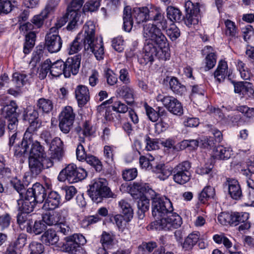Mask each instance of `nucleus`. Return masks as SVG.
Masks as SVG:
<instances>
[{
  "label": "nucleus",
  "mask_w": 254,
  "mask_h": 254,
  "mask_svg": "<svg viewBox=\"0 0 254 254\" xmlns=\"http://www.w3.org/2000/svg\"><path fill=\"white\" fill-rule=\"evenodd\" d=\"M84 34L79 33L70 44L68 54L72 55L82 48L87 53H93L97 60L103 59L104 48L102 38L95 36V25L92 21H88L83 27Z\"/></svg>",
  "instance_id": "1"
},
{
  "label": "nucleus",
  "mask_w": 254,
  "mask_h": 254,
  "mask_svg": "<svg viewBox=\"0 0 254 254\" xmlns=\"http://www.w3.org/2000/svg\"><path fill=\"white\" fill-rule=\"evenodd\" d=\"M156 13L153 16L155 24L146 23L143 25V36L145 40H151L158 45L160 48L165 47L167 44V38L158 27H161L163 30L167 27V21L164 15L157 9Z\"/></svg>",
  "instance_id": "2"
},
{
  "label": "nucleus",
  "mask_w": 254,
  "mask_h": 254,
  "mask_svg": "<svg viewBox=\"0 0 254 254\" xmlns=\"http://www.w3.org/2000/svg\"><path fill=\"white\" fill-rule=\"evenodd\" d=\"M88 194L92 200L98 203L101 202L104 198L110 197L112 193L108 187V182L105 179L99 178L94 181L89 186Z\"/></svg>",
  "instance_id": "3"
},
{
  "label": "nucleus",
  "mask_w": 254,
  "mask_h": 254,
  "mask_svg": "<svg viewBox=\"0 0 254 254\" xmlns=\"http://www.w3.org/2000/svg\"><path fill=\"white\" fill-rule=\"evenodd\" d=\"M87 175V172L82 168H77L72 163L68 164L60 173L58 179L60 182L67 181L72 184L84 179Z\"/></svg>",
  "instance_id": "4"
},
{
  "label": "nucleus",
  "mask_w": 254,
  "mask_h": 254,
  "mask_svg": "<svg viewBox=\"0 0 254 254\" xmlns=\"http://www.w3.org/2000/svg\"><path fill=\"white\" fill-rule=\"evenodd\" d=\"M173 210L171 201L165 196L157 197L152 201V215L157 219L168 216Z\"/></svg>",
  "instance_id": "5"
},
{
  "label": "nucleus",
  "mask_w": 254,
  "mask_h": 254,
  "mask_svg": "<svg viewBox=\"0 0 254 254\" xmlns=\"http://www.w3.org/2000/svg\"><path fill=\"white\" fill-rule=\"evenodd\" d=\"M191 163L188 161H183L173 169V180L176 183L184 185L188 182L191 177Z\"/></svg>",
  "instance_id": "6"
},
{
  "label": "nucleus",
  "mask_w": 254,
  "mask_h": 254,
  "mask_svg": "<svg viewBox=\"0 0 254 254\" xmlns=\"http://www.w3.org/2000/svg\"><path fill=\"white\" fill-rule=\"evenodd\" d=\"M156 100L157 102H161L170 113L176 115L183 114V108L181 103L174 97L159 94L156 96Z\"/></svg>",
  "instance_id": "7"
},
{
  "label": "nucleus",
  "mask_w": 254,
  "mask_h": 254,
  "mask_svg": "<svg viewBox=\"0 0 254 254\" xmlns=\"http://www.w3.org/2000/svg\"><path fill=\"white\" fill-rule=\"evenodd\" d=\"M64 247L65 251L70 254H79L81 250V245L86 243L85 237L80 234H74L65 238Z\"/></svg>",
  "instance_id": "8"
},
{
  "label": "nucleus",
  "mask_w": 254,
  "mask_h": 254,
  "mask_svg": "<svg viewBox=\"0 0 254 254\" xmlns=\"http://www.w3.org/2000/svg\"><path fill=\"white\" fill-rule=\"evenodd\" d=\"M186 16L184 21L189 27L198 24L199 18V6L198 3L195 4L190 0L186 2L185 4Z\"/></svg>",
  "instance_id": "9"
},
{
  "label": "nucleus",
  "mask_w": 254,
  "mask_h": 254,
  "mask_svg": "<svg viewBox=\"0 0 254 254\" xmlns=\"http://www.w3.org/2000/svg\"><path fill=\"white\" fill-rule=\"evenodd\" d=\"M75 119V114L70 106H66L59 116V127L64 133H67L72 128Z\"/></svg>",
  "instance_id": "10"
},
{
  "label": "nucleus",
  "mask_w": 254,
  "mask_h": 254,
  "mask_svg": "<svg viewBox=\"0 0 254 254\" xmlns=\"http://www.w3.org/2000/svg\"><path fill=\"white\" fill-rule=\"evenodd\" d=\"M62 40L56 28H51L45 37V47L51 53L59 52L62 48Z\"/></svg>",
  "instance_id": "11"
},
{
  "label": "nucleus",
  "mask_w": 254,
  "mask_h": 254,
  "mask_svg": "<svg viewBox=\"0 0 254 254\" xmlns=\"http://www.w3.org/2000/svg\"><path fill=\"white\" fill-rule=\"evenodd\" d=\"M83 3V0H72L70 3L71 9L68 7V12L70 15V19H71L69 23H68L67 29L71 30L75 28L77 22L79 20L80 15L77 11L81 7Z\"/></svg>",
  "instance_id": "12"
},
{
  "label": "nucleus",
  "mask_w": 254,
  "mask_h": 254,
  "mask_svg": "<svg viewBox=\"0 0 254 254\" xmlns=\"http://www.w3.org/2000/svg\"><path fill=\"white\" fill-rule=\"evenodd\" d=\"M49 145L51 158L60 161L64 156L63 142L61 138L56 137L52 139Z\"/></svg>",
  "instance_id": "13"
},
{
  "label": "nucleus",
  "mask_w": 254,
  "mask_h": 254,
  "mask_svg": "<svg viewBox=\"0 0 254 254\" xmlns=\"http://www.w3.org/2000/svg\"><path fill=\"white\" fill-rule=\"evenodd\" d=\"M115 94L117 97L124 99L129 105H132L134 102L135 91L131 86H120L117 88Z\"/></svg>",
  "instance_id": "14"
},
{
  "label": "nucleus",
  "mask_w": 254,
  "mask_h": 254,
  "mask_svg": "<svg viewBox=\"0 0 254 254\" xmlns=\"http://www.w3.org/2000/svg\"><path fill=\"white\" fill-rule=\"evenodd\" d=\"M80 56L76 55L73 57L68 58L64 62L65 77H70L71 74L76 75L78 73L80 65Z\"/></svg>",
  "instance_id": "15"
},
{
  "label": "nucleus",
  "mask_w": 254,
  "mask_h": 254,
  "mask_svg": "<svg viewBox=\"0 0 254 254\" xmlns=\"http://www.w3.org/2000/svg\"><path fill=\"white\" fill-rule=\"evenodd\" d=\"M26 193L28 197H31L34 201L37 203H42L45 200L47 193L45 188L39 183L33 185L31 188H29Z\"/></svg>",
  "instance_id": "16"
},
{
  "label": "nucleus",
  "mask_w": 254,
  "mask_h": 254,
  "mask_svg": "<svg viewBox=\"0 0 254 254\" xmlns=\"http://www.w3.org/2000/svg\"><path fill=\"white\" fill-rule=\"evenodd\" d=\"M61 203V196L56 191H50L43 205L45 210H52L59 207Z\"/></svg>",
  "instance_id": "17"
},
{
  "label": "nucleus",
  "mask_w": 254,
  "mask_h": 254,
  "mask_svg": "<svg viewBox=\"0 0 254 254\" xmlns=\"http://www.w3.org/2000/svg\"><path fill=\"white\" fill-rule=\"evenodd\" d=\"M64 211L65 210L46 213L43 216V221L49 226H57L60 222H63L65 219V217L63 216Z\"/></svg>",
  "instance_id": "18"
},
{
  "label": "nucleus",
  "mask_w": 254,
  "mask_h": 254,
  "mask_svg": "<svg viewBox=\"0 0 254 254\" xmlns=\"http://www.w3.org/2000/svg\"><path fill=\"white\" fill-rule=\"evenodd\" d=\"M137 23H140L149 19H153V10L150 11L146 7L134 8L131 12Z\"/></svg>",
  "instance_id": "19"
},
{
  "label": "nucleus",
  "mask_w": 254,
  "mask_h": 254,
  "mask_svg": "<svg viewBox=\"0 0 254 254\" xmlns=\"http://www.w3.org/2000/svg\"><path fill=\"white\" fill-rule=\"evenodd\" d=\"M225 184L228 186L229 194L233 199L237 200L241 198L242 191L237 180L228 178Z\"/></svg>",
  "instance_id": "20"
},
{
  "label": "nucleus",
  "mask_w": 254,
  "mask_h": 254,
  "mask_svg": "<svg viewBox=\"0 0 254 254\" xmlns=\"http://www.w3.org/2000/svg\"><path fill=\"white\" fill-rule=\"evenodd\" d=\"M31 197H28L25 193L24 199L20 198L17 200L18 210L19 212L29 213L33 211L36 203Z\"/></svg>",
  "instance_id": "21"
},
{
  "label": "nucleus",
  "mask_w": 254,
  "mask_h": 254,
  "mask_svg": "<svg viewBox=\"0 0 254 254\" xmlns=\"http://www.w3.org/2000/svg\"><path fill=\"white\" fill-rule=\"evenodd\" d=\"M145 52L143 57L140 59V62L142 64H151L156 57L157 54V48L152 44L147 43L144 48Z\"/></svg>",
  "instance_id": "22"
},
{
  "label": "nucleus",
  "mask_w": 254,
  "mask_h": 254,
  "mask_svg": "<svg viewBox=\"0 0 254 254\" xmlns=\"http://www.w3.org/2000/svg\"><path fill=\"white\" fill-rule=\"evenodd\" d=\"M55 7V5L52 2H49L40 14L33 17L32 19L33 24L38 27L41 26L44 20L48 17V14L53 11Z\"/></svg>",
  "instance_id": "23"
},
{
  "label": "nucleus",
  "mask_w": 254,
  "mask_h": 254,
  "mask_svg": "<svg viewBox=\"0 0 254 254\" xmlns=\"http://www.w3.org/2000/svg\"><path fill=\"white\" fill-rule=\"evenodd\" d=\"M76 98L79 106L85 105L89 100V92L88 88L84 85H78L75 90Z\"/></svg>",
  "instance_id": "24"
},
{
  "label": "nucleus",
  "mask_w": 254,
  "mask_h": 254,
  "mask_svg": "<svg viewBox=\"0 0 254 254\" xmlns=\"http://www.w3.org/2000/svg\"><path fill=\"white\" fill-rule=\"evenodd\" d=\"M202 53L203 55H206L205 60V70H208L212 68L216 63V55L213 52V48L210 46H205L202 50Z\"/></svg>",
  "instance_id": "25"
},
{
  "label": "nucleus",
  "mask_w": 254,
  "mask_h": 254,
  "mask_svg": "<svg viewBox=\"0 0 254 254\" xmlns=\"http://www.w3.org/2000/svg\"><path fill=\"white\" fill-rule=\"evenodd\" d=\"M41 240L46 245H54L58 242L59 237L55 230L49 229L43 233Z\"/></svg>",
  "instance_id": "26"
},
{
  "label": "nucleus",
  "mask_w": 254,
  "mask_h": 254,
  "mask_svg": "<svg viewBox=\"0 0 254 254\" xmlns=\"http://www.w3.org/2000/svg\"><path fill=\"white\" fill-rule=\"evenodd\" d=\"M43 157H29V167L33 175H38L43 169Z\"/></svg>",
  "instance_id": "27"
},
{
  "label": "nucleus",
  "mask_w": 254,
  "mask_h": 254,
  "mask_svg": "<svg viewBox=\"0 0 254 254\" xmlns=\"http://www.w3.org/2000/svg\"><path fill=\"white\" fill-rule=\"evenodd\" d=\"M228 65L227 62L224 61L219 62L217 68L214 73V78L220 83L224 81L228 73Z\"/></svg>",
  "instance_id": "28"
},
{
  "label": "nucleus",
  "mask_w": 254,
  "mask_h": 254,
  "mask_svg": "<svg viewBox=\"0 0 254 254\" xmlns=\"http://www.w3.org/2000/svg\"><path fill=\"white\" fill-rule=\"evenodd\" d=\"M32 143V140L25 138L23 136L22 141L20 145H17L14 150V155L17 157H20L28 154L29 151V147Z\"/></svg>",
  "instance_id": "29"
},
{
  "label": "nucleus",
  "mask_w": 254,
  "mask_h": 254,
  "mask_svg": "<svg viewBox=\"0 0 254 254\" xmlns=\"http://www.w3.org/2000/svg\"><path fill=\"white\" fill-rule=\"evenodd\" d=\"M31 76L23 72H16L12 75V81L17 88H20L27 84L30 83Z\"/></svg>",
  "instance_id": "30"
},
{
  "label": "nucleus",
  "mask_w": 254,
  "mask_h": 254,
  "mask_svg": "<svg viewBox=\"0 0 254 254\" xmlns=\"http://www.w3.org/2000/svg\"><path fill=\"white\" fill-rule=\"evenodd\" d=\"M31 146L29 149V157L35 158L43 157L45 155V152L43 146L37 141H34L32 139V143L30 145Z\"/></svg>",
  "instance_id": "31"
},
{
  "label": "nucleus",
  "mask_w": 254,
  "mask_h": 254,
  "mask_svg": "<svg viewBox=\"0 0 254 254\" xmlns=\"http://www.w3.org/2000/svg\"><path fill=\"white\" fill-rule=\"evenodd\" d=\"M64 62L62 60H58L53 63L50 61V74L55 77H59L62 74L64 75Z\"/></svg>",
  "instance_id": "32"
},
{
  "label": "nucleus",
  "mask_w": 254,
  "mask_h": 254,
  "mask_svg": "<svg viewBox=\"0 0 254 254\" xmlns=\"http://www.w3.org/2000/svg\"><path fill=\"white\" fill-rule=\"evenodd\" d=\"M200 235L198 232H193L190 234L185 239L183 244V248L186 251L192 250L199 239Z\"/></svg>",
  "instance_id": "33"
},
{
  "label": "nucleus",
  "mask_w": 254,
  "mask_h": 254,
  "mask_svg": "<svg viewBox=\"0 0 254 254\" xmlns=\"http://www.w3.org/2000/svg\"><path fill=\"white\" fill-rule=\"evenodd\" d=\"M123 20L125 30L127 32H129L132 29L133 25L131 10L129 6H127L124 8Z\"/></svg>",
  "instance_id": "34"
},
{
  "label": "nucleus",
  "mask_w": 254,
  "mask_h": 254,
  "mask_svg": "<svg viewBox=\"0 0 254 254\" xmlns=\"http://www.w3.org/2000/svg\"><path fill=\"white\" fill-rule=\"evenodd\" d=\"M137 203L138 210L137 214L139 219H143L145 216V212L149 210V200L145 196H140Z\"/></svg>",
  "instance_id": "35"
},
{
  "label": "nucleus",
  "mask_w": 254,
  "mask_h": 254,
  "mask_svg": "<svg viewBox=\"0 0 254 254\" xmlns=\"http://www.w3.org/2000/svg\"><path fill=\"white\" fill-rule=\"evenodd\" d=\"M30 126L26 129L24 136L26 138L32 140L35 133L41 126V122L39 120L30 121Z\"/></svg>",
  "instance_id": "36"
},
{
  "label": "nucleus",
  "mask_w": 254,
  "mask_h": 254,
  "mask_svg": "<svg viewBox=\"0 0 254 254\" xmlns=\"http://www.w3.org/2000/svg\"><path fill=\"white\" fill-rule=\"evenodd\" d=\"M119 205L122 209L126 221H129L133 217V209L129 203L122 199L119 202Z\"/></svg>",
  "instance_id": "37"
},
{
  "label": "nucleus",
  "mask_w": 254,
  "mask_h": 254,
  "mask_svg": "<svg viewBox=\"0 0 254 254\" xmlns=\"http://www.w3.org/2000/svg\"><path fill=\"white\" fill-rule=\"evenodd\" d=\"M169 85L172 91L176 94L182 95L186 92V87L176 77H171L169 81Z\"/></svg>",
  "instance_id": "38"
},
{
  "label": "nucleus",
  "mask_w": 254,
  "mask_h": 254,
  "mask_svg": "<svg viewBox=\"0 0 254 254\" xmlns=\"http://www.w3.org/2000/svg\"><path fill=\"white\" fill-rule=\"evenodd\" d=\"M146 184L141 183H134L130 188V194L134 199H138L143 196L144 190H145Z\"/></svg>",
  "instance_id": "39"
},
{
  "label": "nucleus",
  "mask_w": 254,
  "mask_h": 254,
  "mask_svg": "<svg viewBox=\"0 0 254 254\" xmlns=\"http://www.w3.org/2000/svg\"><path fill=\"white\" fill-rule=\"evenodd\" d=\"M46 226L43 221H36L34 225H32V222H31L30 224L27 226V232L38 235L46 230Z\"/></svg>",
  "instance_id": "40"
},
{
  "label": "nucleus",
  "mask_w": 254,
  "mask_h": 254,
  "mask_svg": "<svg viewBox=\"0 0 254 254\" xmlns=\"http://www.w3.org/2000/svg\"><path fill=\"white\" fill-rule=\"evenodd\" d=\"M16 4V0H0V14L10 13Z\"/></svg>",
  "instance_id": "41"
},
{
  "label": "nucleus",
  "mask_w": 254,
  "mask_h": 254,
  "mask_svg": "<svg viewBox=\"0 0 254 254\" xmlns=\"http://www.w3.org/2000/svg\"><path fill=\"white\" fill-rule=\"evenodd\" d=\"M215 195V190L213 187L207 186L199 193V201L205 203L209 198H212Z\"/></svg>",
  "instance_id": "42"
},
{
  "label": "nucleus",
  "mask_w": 254,
  "mask_h": 254,
  "mask_svg": "<svg viewBox=\"0 0 254 254\" xmlns=\"http://www.w3.org/2000/svg\"><path fill=\"white\" fill-rule=\"evenodd\" d=\"M156 172L158 174V177L162 180L167 179L172 174L173 170L164 164H160L156 166Z\"/></svg>",
  "instance_id": "43"
},
{
  "label": "nucleus",
  "mask_w": 254,
  "mask_h": 254,
  "mask_svg": "<svg viewBox=\"0 0 254 254\" xmlns=\"http://www.w3.org/2000/svg\"><path fill=\"white\" fill-rule=\"evenodd\" d=\"M36 34L34 32H30L25 37V42L23 48V52L25 54L30 53L35 45Z\"/></svg>",
  "instance_id": "44"
},
{
  "label": "nucleus",
  "mask_w": 254,
  "mask_h": 254,
  "mask_svg": "<svg viewBox=\"0 0 254 254\" xmlns=\"http://www.w3.org/2000/svg\"><path fill=\"white\" fill-rule=\"evenodd\" d=\"M168 18L172 22H180L182 19L181 11L177 8L169 6L167 9Z\"/></svg>",
  "instance_id": "45"
},
{
  "label": "nucleus",
  "mask_w": 254,
  "mask_h": 254,
  "mask_svg": "<svg viewBox=\"0 0 254 254\" xmlns=\"http://www.w3.org/2000/svg\"><path fill=\"white\" fill-rule=\"evenodd\" d=\"M37 105L43 112L48 113L53 109V104L51 100L45 98L39 99Z\"/></svg>",
  "instance_id": "46"
},
{
  "label": "nucleus",
  "mask_w": 254,
  "mask_h": 254,
  "mask_svg": "<svg viewBox=\"0 0 254 254\" xmlns=\"http://www.w3.org/2000/svg\"><path fill=\"white\" fill-rule=\"evenodd\" d=\"M231 155V150L222 146L216 147L215 156L217 159L220 160H226L229 159Z\"/></svg>",
  "instance_id": "47"
},
{
  "label": "nucleus",
  "mask_w": 254,
  "mask_h": 254,
  "mask_svg": "<svg viewBox=\"0 0 254 254\" xmlns=\"http://www.w3.org/2000/svg\"><path fill=\"white\" fill-rule=\"evenodd\" d=\"M249 213L234 212L231 213V225L236 226L249 219Z\"/></svg>",
  "instance_id": "48"
},
{
  "label": "nucleus",
  "mask_w": 254,
  "mask_h": 254,
  "mask_svg": "<svg viewBox=\"0 0 254 254\" xmlns=\"http://www.w3.org/2000/svg\"><path fill=\"white\" fill-rule=\"evenodd\" d=\"M17 106L16 103L11 101L9 104H7L5 102V105L3 107V111L5 112V118L9 117L17 116V114L16 112Z\"/></svg>",
  "instance_id": "49"
},
{
  "label": "nucleus",
  "mask_w": 254,
  "mask_h": 254,
  "mask_svg": "<svg viewBox=\"0 0 254 254\" xmlns=\"http://www.w3.org/2000/svg\"><path fill=\"white\" fill-rule=\"evenodd\" d=\"M86 162L94 167L97 172H100L102 170V164L101 161L95 156L88 154L84 160Z\"/></svg>",
  "instance_id": "50"
},
{
  "label": "nucleus",
  "mask_w": 254,
  "mask_h": 254,
  "mask_svg": "<svg viewBox=\"0 0 254 254\" xmlns=\"http://www.w3.org/2000/svg\"><path fill=\"white\" fill-rule=\"evenodd\" d=\"M226 26V35L232 38L236 37L238 34V31L235 24L230 20L227 19L225 22Z\"/></svg>",
  "instance_id": "51"
},
{
  "label": "nucleus",
  "mask_w": 254,
  "mask_h": 254,
  "mask_svg": "<svg viewBox=\"0 0 254 254\" xmlns=\"http://www.w3.org/2000/svg\"><path fill=\"white\" fill-rule=\"evenodd\" d=\"M26 235L24 234H20L16 240L11 243L9 247H11L13 250L16 251L17 250H19L23 248L26 244Z\"/></svg>",
  "instance_id": "52"
},
{
  "label": "nucleus",
  "mask_w": 254,
  "mask_h": 254,
  "mask_svg": "<svg viewBox=\"0 0 254 254\" xmlns=\"http://www.w3.org/2000/svg\"><path fill=\"white\" fill-rule=\"evenodd\" d=\"M168 215L169 216L167 217L172 229H177L181 226L182 224V218L178 214L172 212Z\"/></svg>",
  "instance_id": "53"
},
{
  "label": "nucleus",
  "mask_w": 254,
  "mask_h": 254,
  "mask_svg": "<svg viewBox=\"0 0 254 254\" xmlns=\"http://www.w3.org/2000/svg\"><path fill=\"white\" fill-rule=\"evenodd\" d=\"M11 186L19 193L21 197H23L25 192V189L23 184L20 180L17 178H14L10 180Z\"/></svg>",
  "instance_id": "54"
},
{
  "label": "nucleus",
  "mask_w": 254,
  "mask_h": 254,
  "mask_svg": "<svg viewBox=\"0 0 254 254\" xmlns=\"http://www.w3.org/2000/svg\"><path fill=\"white\" fill-rule=\"evenodd\" d=\"M154 225H155V228L159 230H170L172 228L171 225L169 223L168 217L167 218L162 217L158 220L154 222Z\"/></svg>",
  "instance_id": "55"
},
{
  "label": "nucleus",
  "mask_w": 254,
  "mask_h": 254,
  "mask_svg": "<svg viewBox=\"0 0 254 254\" xmlns=\"http://www.w3.org/2000/svg\"><path fill=\"white\" fill-rule=\"evenodd\" d=\"M114 147L113 146L105 145L104 147V157L105 161L109 164L114 162Z\"/></svg>",
  "instance_id": "56"
},
{
  "label": "nucleus",
  "mask_w": 254,
  "mask_h": 254,
  "mask_svg": "<svg viewBox=\"0 0 254 254\" xmlns=\"http://www.w3.org/2000/svg\"><path fill=\"white\" fill-rule=\"evenodd\" d=\"M166 34L170 39L173 41L180 37V31L174 24H172L166 30Z\"/></svg>",
  "instance_id": "57"
},
{
  "label": "nucleus",
  "mask_w": 254,
  "mask_h": 254,
  "mask_svg": "<svg viewBox=\"0 0 254 254\" xmlns=\"http://www.w3.org/2000/svg\"><path fill=\"white\" fill-rule=\"evenodd\" d=\"M113 240L112 235L106 232H103L100 240L103 247L109 248L113 245Z\"/></svg>",
  "instance_id": "58"
},
{
  "label": "nucleus",
  "mask_w": 254,
  "mask_h": 254,
  "mask_svg": "<svg viewBox=\"0 0 254 254\" xmlns=\"http://www.w3.org/2000/svg\"><path fill=\"white\" fill-rule=\"evenodd\" d=\"M38 115V112L32 107L29 106L26 108L24 118L26 120H28L29 122H30L32 120H39Z\"/></svg>",
  "instance_id": "59"
},
{
  "label": "nucleus",
  "mask_w": 254,
  "mask_h": 254,
  "mask_svg": "<svg viewBox=\"0 0 254 254\" xmlns=\"http://www.w3.org/2000/svg\"><path fill=\"white\" fill-rule=\"evenodd\" d=\"M50 60H46L42 64L41 67L39 71V77L43 79L45 78L48 73L50 72Z\"/></svg>",
  "instance_id": "60"
},
{
  "label": "nucleus",
  "mask_w": 254,
  "mask_h": 254,
  "mask_svg": "<svg viewBox=\"0 0 254 254\" xmlns=\"http://www.w3.org/2000/svg\"><path fill=\"white\" fill-rule=\"evenodd\" d=\"M30 254H41L43 253L44 246L37 242H32L29 246Z\"/></svg>",
  "instance_id": "61"
},
{
  "label": "nucleus",
  "mask_w": 254,
  "mask_h": 254,
  "mask_svg": "<svg viewBox=\"0 0 254 254\" xmlns=\"http://www.w3.org/2000/svg\"><path fill=\"white\" fill-rule=\"evenodd\" d=\"M146 115L148 119L152 122H155L158 120V115L156 110L148 106L146 103L144 104Z\"/></svg>",
  "instance_id": "62"
},
{
  "label": "nucleus",
  "mask_w": 254,
  "mask_h": 254,
  "mask_svg": "<svg viewBox=\"0 0 254 254\" xmlns=\"http://www.w3.org/2000/svg\"><path fill=\"white\" fill-rule=\"evenodd\" d=\"M242 95L247 99H254V90L252 83L246 82V85H244V88Z\"/></svg>",
  "instance_id": "63"
},
{
  "label": "nucleus",
  "mask_w": 254,
  "mask_h": 254,
  "mask_svg": "<svg viewBox=\"0 0 254 254\" xmlns=\"http://www.w3.org/2000/svg\"><path fill=\"white\" fill-rule=\"evenodd\" d=\"M137 175V171L135 168L128 169L123 172V178L126 181H130L135 179Z\"/></svg>",
  "instance_id": "64"
}]
</instances>
